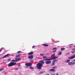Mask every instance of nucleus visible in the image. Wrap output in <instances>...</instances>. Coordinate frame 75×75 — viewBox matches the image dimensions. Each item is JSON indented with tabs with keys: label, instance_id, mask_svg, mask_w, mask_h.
<instances>
[{
	"label": "nucleus",
	"instance_id": "nucleus-1",
	"mask_svg": "<svg viewBox=\"0 0 75 75\" xmlns=\"http://www.w3.org/2000/svg\"><path fill=\"white\" fill-rule=\"evenodd\" d=\"M40 62L37 64V68L39 69H41L42 66V64H44V62L43 60H41L39 61Z\"/></svg>",
	"mask_w": 75,
	"mask_h": 75
},
{
	"label": "nucleus",
	"instance_id": "nucleus-2",
	"mask_svg": "<svg viewBox=\"0 0 75 75\" xmlns=\"http://www.w3.org/2000/svg\"><path fill=\"white\" fill-rule=\"evenodd\" d=\"M16 64V63L11 62L8 64V67H12V66H14V65H15Z\"/></svg>",
	"mask_w": 75,
	"mask_h": 75
},
{
	"label": "nucleus",
	"instance_id": "nucleus-3",
	"mask_svg": "<svg viewBox=\"0 0 75 75\" xmlns=\"http://www.w3.org/2000/svg\"><path fill=\"white\" fill-rule=\"evenodd\" d=\"M25 65L27 67H30L32 66V64L31 63H27L25 64Z\"/></svg>",
	"mask_w": 75,
	"mask_h": 75
},
{
	"label": "nucleus",
	"instance_id": "nucleus-4",
	"mask_svg": "<svg viewBox=\"0 0 75 75\" xmlns=\"http://www.w3.org/2000/svg\"><path fill=\"white\" fill-rule=\"evenodd\" d=\"M58 58V57L57 56L56 57L55 56H54L52 58H50V60H52V59H57V58Z\"/></svg>",
	"mask_w": 75,
	"mask_h": 75
},
{
	"label": "nucleus",
	"instance_id": "nucleus-5",
	"mask_svg": "<svg viewBox=\"0 0 75 75\" xmlns=\"http://www.w3.org/2000/svg\"><path fill=\"white\" fill-rule=\"evenodd\" d=\"M15 60H16V62H18V61H20L21 60V58H16Z\"/></svg>",
	"mask_w": 75,
	"mask_h": 75
},
{
	"label": "nucleus",
	"instance_id": "nucleus-6",
	"mask_svg": "<svg viewBox=\"0 0 75 75\" xmlns=\"http://www.w3.org/2000/svg\"><path fill=\"white\" fill-rule=\"evenodd\" d=\"M34 58V57L33 55H30L28 57V58H29V59H33Z\"/></svg>",
	"mask_w": 75,
	"mask_h": 75
},
{
	"label": "nucleus",
	"instance_id": "nucleus-7",
	"mask_svg": "<svg viewBox=\"0 0 75 75\" xmlns=\"http://www.w3.org/2000/svg\"><path fill=\"white\" fill-rule=\"evenodd\" d=\"M45 64H47V65H48V64H50V63H51V61H46L45 62Z\"/></svg>",
	"mask_w": 75,
	"mask_h": 75
},
{
	"label": "nucleus",
	"instance_id": "nucleus-8",
	"mask_svg": "<svg viewBox=\"0 0 75 75\" xmlns=\"http://www.w3.org/2000/svg\"><path fill=\"white\" fill-rule=\"evenodd\" d=\"M10 55V54H6V55H5V56H4L3 57H2V58H6V57H7L8 56V55Z\"/></svg>",
	"mask_w": 75,
	"mask_h": 75
},
{
	"label": "nucleus",
	"instance_id": "nucleus-9",
	"mask_svg": "<svg viewBox=\"0 0 75 75\" xmlns=\"http://www.w3.org/2000/svg\"><path fill=\"white\" fill-rule=\"evenodd\" d=\"M43 61H50V58H46L45 59H43Z\"/></svg>",
	"mask_w": 75,
	"mask_h": 75
},
{
	"label": "nucleus",
	"instance_id": "nucleus-10",
	"mask_svg": "<svg viewBox=\"0 0 75 75\" xmlns=\"http://www.w3.org/2000/svg\"><path fill=\"white\" fill-rule=\"evenodd\" d=\"M70 60L69 59H67L65 62H66V63H68L69 62H70Z\"/></svg>",
	"mask_w": 75,
	"mask_h": 75
},
{
	"label": "nucleus",
	"instance_id": "nucleus-11",
	"mask_svg": "<svg viewBox=\"0 0 75 75\" xmlns=\"http://www.w3.org/2000/svg\"><path fill=\"white\" fill-rule=\"evenodd\" d=\"M50 71H52V72H54L55 71V69H50Z\"/></svg>",
	"mask_w": 75,
	"mask_h": 75
},
{
	"label": "nucleus",
	"instance_id": "nucleus-12",
	"mask_svg": "<svg viewBox=\"0 0 75 75\" xmlns=\"http://www.w3.org/2000/svg\"><path fill=\"white\" fill-rule=\"evenodd\" d=\"M43 73H44V71H40L39 72L38 74L39 75H40V74H43Z\"/></svg>",
	"mask_w": 75,
	"mask_h": 75
},
{
	"label": "nucleus",
	"instance_id": "nucleus-13",
	"mask_svg": "<svg viewBox=\"0 0 75 75\" xmlns=\"http://www.w3.org/2000/svg\"><path fill=\"white\" fill-rule=\"evenodd\" d=\"M42 45H43V46H45L46 47H48V45L46 44H42Z\"/></svg>",
	"mask_w": 75,
	"mask_h": 75
},
{
	"label": "nucleus",
	"instance_id": "nucleus-14",
	"mask_svg": "<svg viewBox=\"0 0 75 75\" xmlns=\"http://www.w3.org/2000/svg\"><path fill=\"white\" fill-rule=\"evenodd\" d=\"M62 54V52H58V55H60Z\"/></svg>",
	"mask_w": 75,
	"mask_h": 75
},
{
	"label": "nucleus",
	"instance_id": "nucleus-15",
	"mask_svg": "<svg viewBox=\"0 0 75 75\" xmlns=\"http://www.w3.org/2000/svg\"><path fill=\"white\" fill-rule=\"evenodd\" d=\"M34 54V52H30V53H29L28 54L29 55H31L32 54Z\"/></svg>",
	"mask_w": 75,
	"mask_h": 75
},
{
	"label": "nucleus",
	"instance_id": "nucleus-16",
	"mask_svg": "<svg viewBox=\"0 0 75 75\" xmlns=\"http://www.w3.org/2000/svg\"><path fill=\"white\" fill-rule=\"evenodd\" d=\"M71 57L72 58V59H74V58H75V54L74 55H73L71 56Z\"/></svg>",
	"mask_w": 75,
	"mask_h": 75
},
{
	"label": "nucleus",
	"instance_id": "nucleus-17",
	"mask_svg": "<svg viewBox=\"0 0 75 75\" xmlns=\"http://www.w3.org/2000/svg\"><path fill=\"white\" fill-rule=\"evenodd\" d=\"M68 65H72V62H70L68 63Z\"/></svg>",
	"mask_w": 75,
	"mask_h": 75
},
{
	"label": "nucleus",
	"instance_id": "nucleus-18",
	"mask_svg": "<svg viewBox=\"0 0 75 75\" xmlns=\"http://www.w3.org/2000/svg\"><path fill=\"white\" fill-rule=\"evenodd\" d=\"M21 55V54H18V55H16V58H17V57H20Z\"/></svg>",
	"mask_w": 75,
	"mask_h": 75
},
{
	"label": "nucleus",
	"instance_id": "nucleus-19",
	"mask_svg": "<svg viewBox=\"0 0 75 75\" xmlns=\"http://www.w3.org/2000/svg\"><path fill=\"white\" fill-rule=\"evenodd\" d=\"M55 64V62H52V65H54Z\"/></svg>",
	"mask_w": 75,
	"mask_h": 75
},
{
	"label": "nucleus",
	"instance_id": "nucleus-20",
	"mask_svg": "<svg viewBox=\"0 0 75 75\" xmlns=\"http://www.w3.org/2000/svg\"><path fill=\"white\" fill-rule=\"evenodd\" d=\"M29 68L30 69H34V68H33L32 67H30Z\"/></svg>",
	"mask_w": 75,
	"mask_h": 75
},
{
	"label": "nucleus",
	"instance_id": "nucleus-21",
	"mask_svg": "<svg viewBox=\"0 0 75 75\" xmlns=\"http://www.w3.org/2000/svg\"><path fill=\"white\" fill-rule=\"evenodd\" d=\"M11 61H12V62H16V60H14V59L12 60Z\"/></svg>",
	"mask_w": 75,
	"mask_h": 75
},
{
	"label": "nucleus",
	"instance_id": "nucleus-22",
	"mask_svg": "<svg viewBox=\"0 0 75 75\" xmlns=\"http://www.w3.org/2000/svg\"><path fill=\"white\" fill-rule=\"evenodd\" d=\"M57 67H53L52 68V69H56Z\"/></svg>",
	"mask_w": 75,
	"mask_h": 75
},
{
	"label": "nucleus",
	"instance_id": "nucleus-23",
	"mask_svg": "<svg viewBox=\"0 0 75 75\" xmlns=\"http://www.w3.org/2000/svg\"><path fill=\"white\" fill-rule=\"evenodd\" d=\"M57 48L56 47H54V48L52 49L53 50H57Z\"/></svg>",
	"mask_w": 75,
	"mask_h": 75
},
{
	"label": "nucleus",
	"instance_id": "nucleus-24",
	"mask_svg": "<svg viewBox=\"0 0 75 75\" xmlns=\"http://www.w3.org/2000/svg\"><path fill=\"white\" fill-rule=\"evenodd\" d=\"M65 50V48H62L61 49V50L62 51H63V50Z\"/></svg>",
	"mask_w": 75,
	"mask_h": 75
},
{
	"label": "nucleus",
	"instance_id": "nucleus-25",
	"mask_svg": "<svg viewBox=\"0 0 75 75\" xmlns=\"http://www.w3.org/2000/svg\"><path fill=\"white\" fill-rule=\"evenodd\" d=\"M72 65H73L75 64V62H72Z\"/></svg>",
	"mask_w": 75,
	"mask_h": 75
},
{
	"label": "nucleus",
	"instance_id": "nucleus-26",
	"mask_svg": "<svg viewBox=\"0 0 75 75\" xmlns=\"http://www.w3.org/2000/svg\"><path fill=\"white\" fill-rule=\"evenodd\" d=\"M55 54H54L52 55L51 56V57H54V56H55Z\"/></svg>",
	"mask_w": 75,
	"mask_h": 75
},
{
	"label": "nucleus",
	"instance_id": "nucleus-27",
	"mask_svg": "<svg viewBox=\"0 0 75 75\" xmlns=\"http://www.w3.org/2000/svg\"><path fill=\"white\" fill-rule=\"evenodd\" d=\"M68 59H72V57H69L68 58Z\"/></svg>",
	"mask_w": 75,
	"mask_h": 75
},
{
	"label": "nucleus",
	"instance_id": "nucleus-28",
	"mask_svg": "<svg viewBox=\"0 0 75 75\" xmlns=\"http://www.w3.org/2000/svg\"><path fill=\"white\" fill-rule=\"evenodd\" d=\"M58 61V60H53V62H56V61Z\"/></svg>",
	"mask_w": 75,
	"mask_h": 75
},
{
	"label": "nucleus",
	"instance_id": "nucleus-29",
	"mask_svg": "<svg viewBox=\"0 0 75 75\" xmlns=\"http://www.w3.org/2000/svg\"><path fill=\"white\" fill-rule=\"evenodd\" d=\"M2 70H4V69L3 68H1L0 69V71H2Z\"/></svg>",
	"mask_w": 75,
	"mask_h": 75
},
{
	"label": "nucleus",
	"instance_id": "nucleus-30",
	"mask_svg": "<svg viewBox=\"0 0 75 75\" xmlns=\"http://www.w3.org/2000/svg\"><path fill=\"white\" fill-rule=\"evenodd\" d=\"M40 55H41V56H44V54H40Z\"/></svg>",
	"mask_w": 75,
	"mask_h": 75
},
{
	"label": "nucleus",
	"instance_id": "nucleus-31",
	"mask_svg": "<svg viewBox=\"0 0 75 75\" xmlns=\"http://www.w3.org/2000/svg\"><path fill=\"white\" fill-rule=\"evenodd\" d=\"M18 67L16 68L15 69V70H18Z\"/></svg>",
	"mask_w": 75,
	"mask_h": 75
},
{
	"label": "nucleus",
	"instance_id": "nucleus-32",
	"mask_svg": "<svg viewBox=\"0 0 75 75\" xmlns=\"http://www.w3.org/2000/svg\"><path fill=\"white\" fill-rule=\"evenodd\" d=\"M43 58H47V57L43 56Z\"/></svg>",
	"mask_w": 75,
	"mask_h": 75
},
{
	"label": "nucleus",
	"instance_id": "nucleus-33",
	"mask_svg": "<svg viewBox=\"0 0 75 75\" xmlns=\"http://www.w3.org/2000/svg\"><path fill=\"white\" fill-rule=\"evenodd\" d=\"M30 61L32 62H34V60H33V59L30 60Z\"/></svg>",
	"mask_w": 75,
	"mask_h": 75
},
{
	"label": "nucleus",
	"instance_id": "nucleus-34",
	"mask_svg": "<svg viewBox=\"0 0 75 75\" xmlns=\"http://www.w3.org/2000/svg\"><path fill=\"white\" fill-rule=\"evenodd\" d=\"M21 51H18L17 53H18V54H19L20 53V52H21Z\"/></svg>",
	"mask_w": 75,
	"mask_h": 75
},
{
	"label": "nucleus",
	"instance_id": "nucleus-35",
	"mask_svg": "<svg viewBox=\"0 0 75 75\" xmlns=\"http://www.w3.org/2000/svg\"><path fill=\"white\" fill-rule=\"evenodd\" d=\"M70 54V52H69V53H67L66 54V55H68V54Z\"/></svg>",
	"mask_w": 75,
	"mask_h": 75
},
{
	"label": "nucleus",
	"instance_id": "nucleus-36",
	"mask_svg": "<svg viewBox=\"0 0 75 75\" xmlns=\"http://www.w3.org/2000/svg\"><path fill=\"white\" fill-rule=\"evenodd\" d=\"M56 75H59V74H58V73H57L56 74Z\"/></svg>",
	"mask_w": 75,
	"mask_h": 75
},
{
	"label": "nucleus",
	"instance_id": "nucleus-37",
	"mask_svg": "<svg viewBox=\"0 0 75 75\" xmlns=\"http://www.w3.org/2000/svg\"><path fill=\"white\" fill-rule=\"evenodd\" d=\"M74 52H75L73 51V52H71V53H74Z\"/></svg>",
	"mask_w": 75,
	"mask_h": 75
},
{
	"label": "nucleus",
	"instance_id": "nucleus-38",
	"mask_svg": "<svg viewBox=\"0 0 75 75\" xmlns=\"http://www.w3.org/2000/svg\"><path fill=\"white\" fill-rule=\"evenodd\" d=\"M56 52V50H55V51H53V52Z\"/></svg>",
	"mask_w": 75,
	"mask_h": 75
},
{
	"label": "nucleus",
	"instance_id": "nucleus-39",
	"mask_svg": "<svg viewBox=\"0 0 75 75\" xmlns=\"http://www.w3.org/2000/svg\"><path fill=\"white\" fill-rule=\"evenodd\" d=\"M8 61H10V59H9L8 60Z\"/></svg>",
	"mask_w": 75,
	"mask_h": 75
},
{
	"label": "nucleus",
	"instance_id": "nucleus-40",
	"mask_svg": "<svg viewBox=\"0 0 75 75\" xmlns=\"http://www.w3.org/2000/svg\"><path fill=\"white\" fill-rule=\"evenodd\" d=\"M18 67H20V66H21V65H18Z\"/></svg>",
	"mask_w": 75,
	"mask_h": 75
},
{
	"label": "nucleus",
	"instance_id": "nucleus-41",
	"mask_svg": "<svg viewBox=\"0 0 75 75\" xmlns=\"http://www.w3.org/2000/svg\"><path fill=\"white\" fill-rule=\"evenodd\" d=\"M34 47H35V46H33L32 47V48H34Z\"/></svg>",
	"mask_w": 75,
	"mask_h": 75
},
{
	"label": "nucleus",
	"instance_id": "nucleus-42",
	"mask_svg": "<svg viewBox=\"0 0 75 75\" xmlns=\"http://www.w3.org/2000/svg\"><path fill=\"white\" fill-rule=\"evenodd\" d=\"M1 51H2V49H1L0 50V52H1Z\"/></svg>",
	"mask_w": 75,
	"mask_h": 75
},
{
	"label": "nucleus",
	"instance_id": "nucleus-43",
	"mask_svg": "<svg viewBox=\"0 0 75 75\" xmlns=\"http://www.w3.org/2000/svg\"><path fill=\"white\" fill-rule=\"evenodd\" d=\"M73 50H75V49H73Z\"/></svg>",
	"mask_w": 75,
	"mask_h": 75
},
{
	"label": "nucleus",
	"instance_id": "nucleus-44",
	"mask_svg": "<svg viewBox=\"0 0 75 75\" xmlns=\"http://www.w3.org/2000/svg\"><path fill=\"white\" fill-rule=\"evenodd\" d=\"M69 47V48H71V47H72V46H70V47Z\"/></svg>",
	"mask_w": 75,
	"mask_h": 75
},
{
	"label": "nucleus",
	"instance_id": "nucleus-45",
	"mask_svg": "<svg viewBox=\"0 0 75 75\" xmlns=\"http://www.w3.org/2000/svg\"><path fill=\"white\" fill-rule=\"evenodd\" d=\"M3 48H4V47H2V48H1V49H3Z\"/></svg>",
	"mask_w": 75,
	"mask_h": 75
},
{
	"label": "nucleus",
	"instance_id": "nucleus-46",
	"mask_svg": "<svg viewBox=\"0 0 75 75\" xmlns=\"http://www.w3.org/2000/svg\"><path fill=\"white\" fill-rule=\"evenodd\" d=\"M1 58H2V57L0 58V59H1Z\"/></svg>",
	"mask_w": 75,
	"mask_h": 75
},
{
	"label": "nucleus",
	"instance_id": "nucleus-47",
	"mask_svg": "<svg viewBox=\"0 0 75 75\" xmlns=\"http://www.w3.org/2000/svg\"><path fill=\"white\" fill-rule=\"evenodd\" d=\"M48 54H47V55H48Z\"/></svg>",
	"mask_w": 75,
	"mask_h": 75
},
{
	"label": "nucleus",
	"instance_id": "nucleus-48",
	"mask_svg": "<svg viewBox=\"0 0 75 75\" xmlns=\"http://www.w3.org/2000/svg\"><path fill=\"white\" fill-rule=\"evenodd\" d=\"M57 42H59V41H57Z\"/></svg>",
	"mask_w": 75,
	"mask_h": 75
},
{
	"label": "nucleus",
	"instance_id": "nucleus-49",
	"mask_svg": "<svg viewBox=\"0 0 75 75\" xmlns=\"http://www.w3.org/2000/svg\"><path fill=\"white\" fill-rule=\"evenodd\" d=\"M72 44H70V45H72Z\"/></svg>",
	"mask_w": 75,
	"mask_h": 75
},
{
	"label": "nucleus",
	"instance_id": "nucleus-50",
	"mask_svg": "<svg viewBox=\"0 0 75 75\" xmlns=\"http://www.w3.org/2000/svg\"><path fill=\"white\" fill-rule=\"evenodd\" d=\"M4 64H6V63H4Z\"/></svg>",
	"mask_w": 75,
	"mask_h": 75
},
{
	"label": "nucleus",
	"instance_id": "nucleus-51",
	"mask_svg": "<svg viewBox=\"0 0 75 75\" xmlns=\"http://www.w3.org/2000/svg\"><path fill=\"white\" fill-rule=\"evenodd\" d=\"M74 47H75V45L74 46Z\"/></svg>",
	"mask_w": 75,
	"mask_h": 75
},
{
	"label": "nucleus",
	"instance_id": "nucleus-52",
	"mask_svg": "<svg viewBox=\"0 0 75 75\" xmlns=\"http://www.w3.org/2000/svg\"><path fill=\"white\" fill-rule=\"evenodd\" d=\"M74 52H75V51H74Z\"/></svg>",
	"mask_w": 75,
	"mask_h": 75
}]
</instances>
